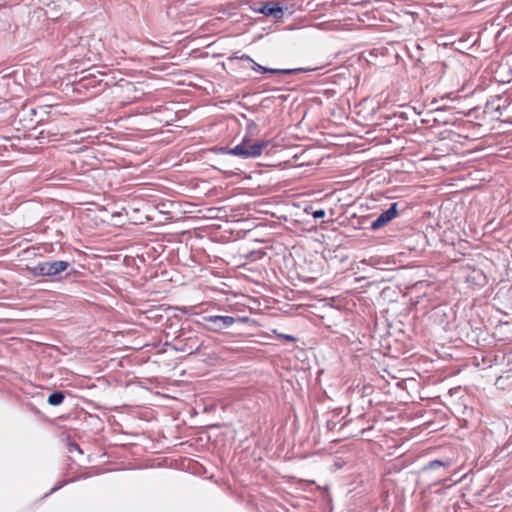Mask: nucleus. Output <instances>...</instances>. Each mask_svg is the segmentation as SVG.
<instances>
[{
	"label": "nucleus",
	"instance_id": "obj_1",
	"mask_svg": "<svg viewBox=\"0 0 512 512\" xmlns=\"http://www.w3.org/2000/svg\"><path fill=\"white\" fill-rule=\"evenodd\" d=\"M268 141H258L250 143L249 141L243 140L240 144L232 148L229 153L239 156L243 159L259 157L263 150L268 146Z\"/></svg>",
	"mask_w": 512,
	"mask_h": 512
},
{
	"label": "nucleus",
	"instance_id": "obj_2",
	"mask_svg": "<svg viewBox=\"0 0 512 512\" xmlns=\"http://www.w3.org/2000/svg\"><path fill=\"white\" fill-rule=\"evenodd\" d=\"M235 321L232 316L204 315L198 323L206 330L220 332L232 326Z\"/></svg>",
	"mask_w": 512,
	"mask_h": 512
},
{
	"label": "nucleus",
	"instance_id": "obj_3",
	"mask_svg": "<svg viewBox=\"0 0 512 512\" xmlns=\"http://www.w3.org/2000/svg\"><path fill=\"white\" fill-rule=\"evenodd\" d=\"M68 267L69 263L62 260L40 262L34 268V274L37 276L52 278L65 271Z\"/></svg>",
	"mask_w": 512,
	"mask_h": 512
},
{
	"label": "nucleus",
	"instance_id": "obj_4",
	"mask_svg": "<svg viewBox=\"0 0 512 512\" xmlns=\"http://www.w3.org/2000/svg\"><path fill=\"white\" fill-rule=\"evenodd\" d=\"M398 214V203L394 202L386 211L382 212L374 221H372L370 228L373 231L379 230L395 219Z\"/></svg>",
	"mask_w": 512,
	"mask_h": 512
},
{
	"label": "nucleus",
	"instance_id": "obj_5",
	"mask_svg": "<svg viewBox=\"0 0 512 512\" xmlns=\"http://www.w3.org/2000/svg\"><path fill=\"white\" fill-rule=\"evenodd\" d=\"M256 11L266 16L274 17L275 19H281L283 17V8L277 1L271 0L262 2Z\"/></svg>",
	"mask_w": 512,
	"mask_h": 512
},
{
	"label": "nucleus",
	"instance_id": "obj_6",
	"mask_svg": "<svg viewBox=\"0 0 512 512\" xmlns=\"http://www.w3.org/2000/svg\"><path fill=\"white\" fill-rule=\"evenodd\" d=\"M251 69H253L254 71H256L258 73H261V74L270 73V74H285V75H290V74H294V73L302 71L301 68H297V69H273V68H267V67H264V66L258 64L255 61H252Z\"/></svg>",
	"mask_w": 512,
	"mask_h": 512
},
{
	"label": "nucleus",
	"instance_id": "obj_7",
	"mask_svg": "<svg viewBox=\"0 0 512 512\" xmlns=\"http://www.w3.org/2000/svg\"><path fill=\"white\" fill-rule=\"evenodd\" d=\"M451 464H452V462H451L450 459H446V460H432V461H430L424 467V470H434V469H437L439 467L448 468V467L451 466Z\"/></svg>",
	"mask_w": 512,
	"mask_h": 512
},
{
	"label": "nucleus",
	"instance_id": "obj_8",
	"mask_svg": "<svg viewBox=\"0 0 512 512\" xmlns=\"http://www.w3.org/2000/svg\"><path fill=\"white\" fill-rule=\"evenodd\" d=\"M64 398H65V394L63 391H54L53 393H51L49 395L47 402L51 406H58V405L62 404V402L64 401Z\"/></svg>",
	"mask_w": 512,
	"mask_h": 512
},
{
	"label": "nucleus",
	"instance_id": "obj_9",
	"mask_svg": "<svg viewBox=\"0 0 512 512\" xmlns=\"http://www.w3.org/2000/svg\"><path fill=\"white\" fill-rule=\"evenodd\" d=\"M95 83H96L95 80H92V79H89V78L85 77V78L80 80L79 86L82 87V88H89V87L95 88L96 87Z\"/></svg>",
	"mask_w": 512,
	"mask_h": 512
},
{
	"label": "nucleus",
	"instance_id": "obj_10",
	"mask_svg": "<svg viewBox=\"0 0 512 512\" xmlns=\"http://www.w3.org/2000/svg\"><path fill=\"white\" fill-rule=\"evenodd\" d=\"M326 215V212L325 210L323 209H319V210H316L312 213V216L315 218V219H318V218H323L325 217Z\"/></svg>",
	"mask_w": 512,
	"mask_h": 512
},
{
	"label": "nucleus",
	"instance_id": "obj_11",
	"mask_svg": "<svg viewBox=\"0 0 512 512\" xmlns=\"http://www.w3.org/2000/svg\"><path fill=\"white\" fill-rule=\"evenodd\" d=\"M239 60H242V61H247L249 62L250 64L252 63V61H254L249 55H246V54H242L239 56Z\"/></svg>",
	"mask_w": 512,
	"mask_h": 512
},
{
	"label": "nucleus",
	"instance_id": "obj_12",
	"mask_svg": "<svg viewBox=\"0 0 512 512\" xmlns=\"http://www.w3.org/2000/svg\"><path fill=\"white\" fill-rule=\"evenodd\" d=\"M279 338H283V339H285L287 341H291V342L296 340L294 336L286 335V334H279Z\"/></svg>",
	"mask_w": 512,
	"mask_h": 512
},
{
	"label": "nucleus",
	"instance_id": "obj_13",
	"mask_svg": "<svg viewBox=\"0 0 512 512\" xmlns=\"http://www.w3.org/2000/svg\"><path fill=\"white\" fill-rule=\"evenodd\" d=\"M73 450H77L79 453H82V451H81L80 447H79L77 444H75V443H74V444H71V445H70V448H69V451H70V452H73Z\"/></svg>",
	"mask_w": 512,
	"mask_h": 512
},
{
	"label": "nucleus",
	"instance_id": "obj_14",
	"mask_svg": "<svg viewBox=\"0 0 512 512\" xmlns=\"http://www.w3.org/2000/svg\"><path fill=\"white\" fill-rule=\"evenodd\" d=\"M503 122L512 125V117L506 118L505 120H503Z\"/></svg>",
	"mask_w": 512,
	"mask_h": 512
},
{
	"label": "nucleus",
	"instance_id": "obj_15",
	"mask_svg": "<svg viewBox=\"0 0 512 512\" xmlns=\"http://www.w3.org/2000/svg\"><path fill=\"white\" fill-rule=\"evenodd\" d=\"M59 488H61V485L59 486H55L54 488H52L49 492V494H52L53 492L57 491Z\"/></svg>",
	"mask_w": 512,
	"mask_h": 512
},
{
	"label": "nucleus",
	"instance_id": "obj_16",
	"mask_svg": "<svg viewBox=\"0 0 512 512\" xmlns=\"http://www.w3.org/2000/svg\"><path fill=\"white\" fill-rule=\"evenodd\" d=\"M230 59H239V56L237 54H234L232 57H230Z\"/></svg>",
	"mask_w": 512,
	"mask_h": 512
},
{
	"label": "nucleus",
	"instance_id": "obj_17",
	"mask_svg": "<svg viewBox=\"0 0 512 512\" xmlns=\"http://www.w3.org/2000/svg\"><path fill=\"white\" fill-rule=\"evenodd\" d=\"M30 111H31V113H33V114L35 113V109H33V108H31V109H30Z\"/></svg>",
	"mask_w": 512,
	"mask_h": 512
}]
</instances>
